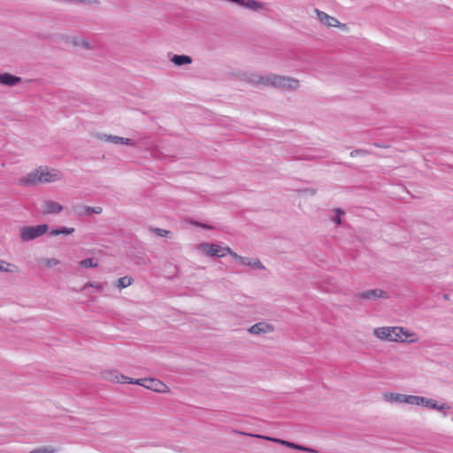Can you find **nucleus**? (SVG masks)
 I'll return each mask as SVG.
<instances>
[{
  "label": "nucleus",
  "mask_w": 453,
  "mask_h": 453,
  "mask_svg": "<svg viewBox=\"0 0 453 453\" xmlns=\"http://www.w3.org/2000/svg\"><path fill=\"white\" fill-rule=\"evenodd\" d=\"M63 206L58 202L52 200H44L42 203V214H58L61 212Z\"/></svg>",
  "instance_id": "18"
},
{
  "label": "nucleus",
  "mask_w": 453,
  "mask_h": 453,
  "mask_svg": "<svg viewBox=\"0 0 453 453\" xmlns=\"http://www.w3.org/2000/svg\"><path fill=\"white\" fill-rule=\"evenodd\" d=\"M452 420H453V418H452Z\"/></svg>",
  "instance_id": "39"
},
{
  "label": "nucleus",
  "mask_w": 453,
  "mask_h": 453,
  "mask_svg": "<svg viewBox=\"0 0 453 453\" xmlns=\"http://www.w3.org/2000/svg\"><path fill=\"white\" fill-rule=\"evenodd\" d=\"M87 288H95L99 292H102L104 290L103 285L97 282H88L84 285L83 288L85 289Z\"/></svg>",
  "instance_id": "32"
},
{
  "label": "nucleus",
  "mask_w": 453,
  "mask_h": 453,
  "mask_svg": "<svg viewBox=\"0 0 453 453\" xmlns=\"http://www.w3.org/2000/svg\"><path fill=\"white\" fill-rule=\"evenodd\" d=\"M421 406L428 409L438 411L443 418H446L449 414V411L451 409V406L447 403H439L438 401L423 396Z\"/></svg>",
  "instance_id": "8"
},
{
  "label": "nucleus",
  "mask_w": 453,
  "mask_h": 453,
  "mask_svg": "<svg viewBox=\"0 0 453 453\" xmlns=\"http://www.w3.org/2000/svg\"><path fill=\"white\" fill-rule=\"evenodd\" d=\"M405 394L388 392L383 395L384 401L390 403H404Z\"/></svg>",
  "instance_id": "20"
},
{
  "label": "nucleus",
  "mask_w": 453,
  "mask_h": 453,
  "mask_svg": "<svg viewBox=\"0 0 453 453\" xmlns=\"http://www.w3.org/2000/svg\"><path fill=\"white\" fill-rule=\"evenodd\" d=\"M68 2L81 4L90 7L97 6L100 4V0H68Z\"/></svg>",
  "instance_id": "31"
},
{
  "label": "nucleus",
  "mask_w": 453,
  "mask_h": 453,
  "mask_svg": "<svg viewBox=\"0 0 453 453\" xmlns=\"http://www.w3.org/2000/svg\"><path fill=\"white\" fill-rule=\"evenodd\" d=\"M276 79H277L276 73H265V74L261 73L260 86L275 88Z\"/></svg>",
  "instance_id": "21"
},
{
  "label": "nucleus",
  "mask_w": 453,
  "mask_h": 453,
  "mask_svg": "<svg viewBox=\"0 0 453 453\" xmlns=\"http://www.w3.org/2000/svg\"><path fill=\"white\" fill-rule=\"evenodd\" d=\"M333 216L331 217V220L336 225L342 224V217L345 215V211L342 209L336 208L331 211Z\"/></svg>",
  "instance_id": "29"
},
{
  "label": "nucleus",
  "mask_w": 453,
  "mask_h": 453,
  "mask_svg": "<svg viewBox=\"0 0 453 453\" xmlns=\"http://www.w3.org/2000/svg\"><path fill=\"white\" fill-rule=\"evenodd\" d=\"M40 264L43 267L50 269L60 265V260L55 257H43L40 260Z\"/></svg>",
  "instance_id": "27"
},
{
  "label": "nucleus",
  "mask_w": 453,
  "mask_h": 453,
  "mask_svg": "<svg viewBox=\"0 0 453 453\" xmlns=\"http://www.w3.org/2000/svg\"><path fill=\"white\" fill-rule=\"evenodd\" d=\"M134 282V280L131 276H124V277H121L119 278L116 282H115V286L116 288H118L119 289H123V288H126L129 286H131Z\"/></svg>",
  "instance_id": "26"
},
{
  "label": "nucleus",
  "mask_w": 453,
  "mask_h": 453,
  "mask_svg": "<svg viewBox=\"0 0 453 453\" xmlns=\"http://www.w3.org/2000/svg\"><path fill=\"white\" fill-rule=\"evenodd\" d=\"M195 250L204 257H223L226 254L232 255L233 250L227 246H221L218 243L203 242L195 246Z\"/></svg>",
  "instance_id": "2"
},
{
  "label": "nucleus",
  "mask_w": 453,
  "mask_h": 453,
  "mask_svg": "<svg viewBox=\"0 0 453 453\" xmlns=\"http://www.w3.org/2000/svg\"><path fill=\"white\" fill-rule=\"evenodd\" d=\"M74 211L79 216H88L91 213L101 214L103 211V208L100 206H87L82 204H78L74 206Z\"/></svg>",
  "instance_id": "19"
},
{
  "label": "nucleus",
  "mask_w": 453,
  "mask_h": 453,
  "mask_svg": "<svg viewBox=\"0 0 453 453\" xmlns=\"http://www.w3.org/2000/svg\"><path fill=\"white\" fill-rule=\"evenodd\" d=\"M191 224L196 226H198V227H201V228H203V229H212L213 226H210V225H207V224H203V223H200L198 221H195V220H192L191 221Z\"/></svg>",
  "instance_id": "35"
},
{
  "label": "nucleus",
  "mask_w": 453,
  "mask_h": 453,
  "mask_svg": "<svg viewBox=\"0 0 453 453\" xmlns=\"http://www.w3.org/2000/svg\"><path fill=\"white\" fill-rule=\"evenodd\" d=\"M133 384L140 385L157 393L169 392V388L165 383L153 378L134 380Z\"/></svg>",
  "instance_id": "6"
},
{
  "label": "nucleus",
  "mask_w": 453,
  "mask_h": 453,
  "mask_svg": "<svg viewBox=\"0 0 453 453\" xmlns=\"http://www.w3.org/2000/svg\"><path fill=\"white\" fill-rule=\"evenodd\" d=\"M423 396L415 395H405L404 403L413 406H421Z\"/></svg>",
  "instance_id": "25"
},
{
  "label": "nucleus",
  "mask_w": 453,
  "mask_h": 453,
  "mask_svg": "<svg viewBox=\"0 0 453 453\" xmlns=\"http://www.w3.org/2000/svg\"><path fill=\"white\" fill-rule=\"evenodd\" d=\"M275 327L273 324L266 321H260L248 328V333L253 335H262L273 333Z\"/></svg>",
  "instance_id": "12"
},
{
  "label": "nucleus",
  "mask_w": 453,
  "mask_h": 453,
  "mask_svg": "<svg viewBox=\"0 0 453 453\" xmlns=\"http://www.w3.org/2000/svg\"><path fill=\"white\" fill-rule=\"evenodd\" d=\"M78 266L81 268H96L98 266V262L95 257H89L79 261Z\"/></svg>",
  "instance_id": "28"
},
{
  "label": "nucleus",
  "mask_w": 453,
  "mask_h": 453,
  "mask_svg": "<svg viewBox=\"0 0 453 453\" xmlns=\"http://www.w3.org/2000/svg\"><path fill=\"white\" fill-rule=\"evenodd\" d=\"M22 81V78L10 73H0V85L5 87H15Z\"/></svg>",
  "instance_id": "17"
},
{
  "label": "nucleus",
  "mask_w": 453,
  "mask_h": 453,
  "mask_svg": "<svg viewBox=\"0 0 453 453\" xmlns=\"http://www.w3.org/2000/svg\"><path fill=\"white\" fill-rule=\"evenodd\" d=\"M64 174L61 171L47 166H39L18 180L20 186H35L59 181Z\"/></svg>",
  "instance_id": "1"
},
{
  "label": "nucleus",
  "mask_w": 453,
  "mask_h": 453,
  "mask_svg": "<svg viewBox=\"0 0 453 453\" xmlns=\"http://www.w3.org/2000/svg\"><path fill=\"white\" fill-rule=\"evenodd\" d=\"M19 267L12 263L6 262L4 260H0V273H18Z\"/></svg>",
  "instance_id": "23"
},
{
  "label": "nucleus",
  "mask_w": 453,
  "mask_h": 453,
  "mask_svg": "<svg viewBox=\"0 0 453 453\" xmlns=\"http://www.w3.org/2000/svg\"><path fill=\"white\" fill-rule=\"evenodd\" d=\"M231 257L236 260L240 265L250 267L252 270H258L262 271L265 270V267L261 263V261L255 257H242L238 255L234 250L232 251Z\"/></svg>",
  "instance_id": "10"
},
{
  "label": "nucleus",
  "mask_w": 453,
  "mask_h": 453,
  "mask_svg": "<svg viewBox=\"0 0 453 453\" xmlns=\"http://www.w3.org/2000/svg\"><path fill=\"white\" fill-rule=\"evenodd\" d=\"M392 342L400 344H414L419 342V335L415 331L401 326H393Z\"/></svg>",
  "instance_id": "3"
},
{
  "label": "nucleus",
  "mask_w": 453,
  "mask_h": 453,
  "mask_svg": "<svg viewBox=\"0 0 453 453\" xmlns=\"http://www.w3.org/2000/svg\"><path fill=\"white\" fill-rule=\"evenodd\" d=\"M151 231L160 237H166L170 232L162 228H152Z\"/></svg>",
  "instance_id": "33"
},
{
  "label": "nucleus",
  "mask_w": 453,
  "mask_h": 453,
  "mask_svg": "<svg viewBox=\"0 0 453 453\" xmlns=\"http://www.w3.org/2000/svg\"><path fill=\"white\" fill-rule=\"evenodd\" d=\"M94 137L101 142H111L112 144L116 145H129V146H134L135 142L129 138L120 137L114 134H107L103 133H96L94 134Z\"/></svg>",
  "instance_id": "9"
},
{
  "label": "nucleus",
  "mask_w": 453,
  "mask_h": 453,
  "mask_svg": "<svg viewBox=\"0 0 453 453\" xmlns=\"http://www.w3.org/2000/svg\"><path fill=\"white\" fill-rule=\"evenodd\" d=\"M315 19L320 23V25L326 27H337L343 31L348 30L346 24L342 23L336 18L327 14L326 12L319 9H314Z\"/></svg>",
  "instance_id": "5"
},
{
  "label": "nucleus",
  "mask_w": 453,
  "mask_h": 453,
  "mask_svg": "<svg viewBox=\"0 0 453 453\" xmlns=\"http://www.w3.org/2000/svg\"><path fill=\"white\" fill-rule=\"evenodd\" d=\"M74 231H75V229L73 227L63 226V227L59 228L60 234H65V235L73 234L74 233Z\"/></svg>",
  "instance_id": "34"
},
{
  "label": "nucleus",
  "mask_w": 453,
  "mask_h": 453,
  "mask_svg": "<svg viewBox=\"0 0 453 453\" xmlns=\"http://www.w3.org/2000/svg\"><path fill=\"white\" fill-rule=\"evenodd\" d=\"M393 326H383L373 328L372 335L379 341L392 342Z\"/></svg>",
  "instance_id": "16"
},
{
  "label": "nucleus",
  "mask_w": 453,
  "mask_h": 453,
  "mask_svg": "<svg viewBox=\"0 0 453 453\" xmlns=\"http://www.w3.org/2000/svg\"><path fill=\"white\" fill-rule=\"evenodd\" d=\"M357 297L363 300L374 301L378 299H388L389 298V295L380 288H372L358 293Z\"/></svg>",
  "instance_id": "13"
},
{
  "label": "nucleus",
  "mask_w": 453,
  "mask_h": 453,
  "mask_svg": "<svg viewBox=\"0 0 453 453\" xmlns=\"http://www.w3.org/2000/svg\"><path fill=\"white\" fill-rule=\"evenodd\" d=\"M364 154H365V151L362 150H355L350 152L351 157H357V156L364 155Z\"/></svg>",
  "instance_id": "36"
},
{
  "label": "nucleus",
  "mask_w": 453,
  "mask_h": 453,
  "mask_svg": "<svg viewBox=\"0 0 453 453\" xmlns=\"http://www.w3.org/2000/svg\"><path fill=\"white\" fill-rule=\"evenodd\" d=\"M57 451V448L53 446H43L34 449L31 453H55Z\"/></svg>",
  "instance_id": "30"
},
{
  "label": "nucleus",
  "mask_w": 453,
  "mask_h": 453,
  "mask_svg": "<svg viewBox=\"0 0 453 453\" xmlns=\"http://www.w3.org/2000/svg\"><path fill=\"white\" fill-rule=\"evenodd\" d=\"M48 230L49 226L47 224L24 226L19 228V239L22 242H28L42 236Z\"/></svg>",
  "instance_id": "4"
},
{
  "label": "nucleus",
  "mask_w": 453,
  "mask_h": 453,
  "mask_svg": "<svg viewBox=\"0 0 453 453\" xmlns=\"http://www.w3.org/2000/svg\"><path fill=\"white\" fill-rule=\"evenodd\" d=\"M307 193L311 194V195H314L315 194V190H305Z\"/></svg>",
  "instance_id": "38"
},
{
  "label": "nucleus",
  "mask_w": 453,
  "mask_h": 453,
  "mask_svg": "<svg viewBox=\"0 0 453 453\" xmlns=\"http://www.w3.org/2000/svg\"><path fill=\"white\" fill-rule=\"evenodd\" d=\"M248 435L249 436H252V437L265 439V440L270 441H273V442L284 445L286 447H288L290 449H295L303 450V451H308V452H313L314 451L313 449H311L310 448H307V447H304V446H301V445H298V444H295L293 442H290V441H284V440H281V439H276V438H272V437H269V436H264V435H259V434H248Z\"/></svg>",
  "instance_id": "15"
},
{
  "label": "nucleus",
  "mask_w": 453,
  "mask_h": 453,
  "mask_svg": "<svg viewBox=\"0 0 453 453\" xmlns=\"http://www.w3.org/2000/svg\"><path fill=\"white\" fill-rule=\"evenodd\" d=\"M102 377L107 381L115 382V383H130L133 384L134 380L127 377L117 370H106L102 372Z\"/></svg>",
  "instance_id": "14"
},
{
  "label": "nucleus",
  "mask_w": 453,
  "mask_h": 453,
  "mask_svg": "<svg viewBox=\"0 0 453 453\" xmlns=\"http://www.w3.org/2000/svg\"><path fill=\"white\" fill-rule=\"evenodd\" d=\"M170 60L176 66H182L192 63V58L187 55H173Z\"/></svg>",
  "instance_id": "22"
},
{
  "label": "nucleus",
  "mask_w": 453,
  "mask_h": 453,
  "mask_svg": "<svg viewBox=\"0 0 453 453\" xmlns=\"http://www.w3.org/2000/svg\"><path fill=\"white\" fill-rule=\"evenodd\" d=\"M244 81L254 86H260L261 73H250L244 75Z\"/></svg>",
  "instance_id": "24"
},
{
  "label": "nucleus",
  "mask_w": 453,
  "mask_h": 453,
  "mask_svg": "<svg viewBox=\"0 0 453 453\" xmlns=\"http://www.w3.org/2000/svg\"><path fill=\"white\" fill-rule=\"evenodd\" d=\"M299 80L291 76L277 74L275 88L286 91H296L299 88Z\"/></svg>",
  "instance_id": "7"
},
{
  "label": "nucleus",
  "mask_w": 453,
  "mask_h": 453,
  "mask_svg": "<svg viewBox=\"0 0 453 453\" xmlns=\"http://www.w3.org/2000/svg\"><path fill=\"white\" fill-rule=\"evenodd\" d=\"M50 234L51 236H57V235H59V234H60L59 228L52 229V230L50 232Z\"/></svg>",
  "instance_id": "37"
},
{
  "label": "nucleus",
  "mask_w": 453,
  "mask_h": 453,
  "mask_svg": "<svg viewBox=\"0 0 453 453\" xmlns=\"http://www.w3.org/2000/svg\"><path fill=\"white\" fill-rule=\"evenodd\" d=\"M66 42L73 47L80 48L83 50H95V44L89 39L82 35H73L66 38Z\"/></svg>",
  "instance_id": "11"
}]
</instances>
